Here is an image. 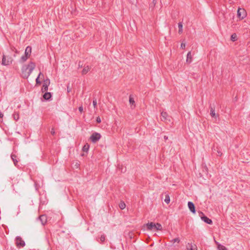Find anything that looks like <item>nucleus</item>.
<instances>
[{"label": "nucleus", "mask_w": 250, "mask_h": 250, "mask_svg": "<svg viewBox=\"0 0 250 250\" xmlns=\"http://www.w3.org/2000/svg\"><path fill=\"white\" fill-rule=\"evenodd\" d=\"M34 62H30L27 65H24L21 68V76L24 79H27L33 70L35 68Z\"/></svg>", "instance_id": "obj_1"}, {"label": "nucleus", "mask_w": 250, "mask_h": 250, "mask_svg": "<svg viewBox=\"0 0 250 250\" xmlns=\"http://www.w3.org/2000/svg\"><path fill=\"white\" fill-rule=\"evenodd\" d=\"M13 59L11 57H9L6 59L5 55L3 54L1 64L2 65H9L12 63Z\"/></svg>", "instance_id": "obj_2"}, {"label": "nucleus", "mask_w": 250, "mask_h": 250, "mask_svg": "<svg viewBox=\"0 0 250 250\" xmlns=\"http://www.w3.org/2000/svg\"><path fill=\"white\" fill-rule=\"evenodd\" d=\"M101 137V135L100 133L94 132L91 135L90 139L93 143H95L100 139Z\"/></svg>", "instance_id": "obj_3"}, {"label": "nucleus", "mask_w": 250, "mask_h": 250, "mask_svg": "<svg viewBox=\"0 0 250 250\" xmlns=\"http://www.w3.org/2000/svg\"><path fill=\"white\" fill-rule=\"evenodd\" d=\"M16 244L18 248L24 247L25 245L24 241L20 236H17L16 238Z\"/></svg>", "instance_id": "obj_4"}, {"label": "nucleus", "mask_w": 250, "mask_h": 250, "mask_svg": "<svg viewBox=\"0 0 250 250\" xmlns=\"http://www.w3.org/2000/svg\"><path fill=\"white\" fill-rule=\"evenodd\" d=\"M247 15L245 10L243 8H238L237 10V17L241 20L244 19Z\"/></svg>", "instance_id": "obj_5"}, {"label": "nucleus", "mask_w": 250, "mask_h": 250, "mask_svg": "<svg viewBox=\"0 0 250 250\" xmlns=\"http://www.w3.org/2000/svg\"><path fill=\"white\" fill-rule=\"evenodd\" d=\"M49 84L50 80L49 79H46V80H44L41 89L42 92H44L48 90V87Z\"/></svg>", "instance_id": "obj_6"}, {"label": "nucleus", "mask_w": 250, "mask_h": 250, "mask_svg": "<svg viewBox=\"0 0 250 250\" xmlns=\"http://www.w3.org/2000/svg\"><path fill=\"white\" fill-rule=\"evenodd\" d=\"M199 213V214H202V216H201V218L204 222L209 225L212 224V220L208 218L207 216H205L202 212L200 211Z\"/></svg>", "instance_id": "obj_7"}, {"label": "nucleus", "mask_w": 250, "mask_h": 250, "mask_svg": "<svg viewBox=\"0 0 250 250\" xmlns=\"http://www.w3.org/2000/svg\"><path fill=\"white\" fill-rule=\"evenodd\" d=\"M162 118L161 120L162 121H165L167 122V121H170V117L168 115L167 113L166 112L163 111L161 113Z\"/></svg>", "instance_id": "obj_8"}, {"label": "nucleus", "mask_w": 250, "mask_h": 250, "mask_svg": "<svg viewBox=\"0 0 250 250\" xmlns=\"http://www.w3.org/2000/svg\"><path fill=\"white\" fill-rule=\"evenodd\" d=\"M188 206L190 211L193 213H195L196 209L194 204L192 202L189 201L188 203Z\"/></svg>", "instance_id": "obj_9"}, {"label": "nucleus", "mask_w": 250, "mask_h": 250, "mask_svg": "<svg viewBox=\"0 0 250 250\" xmlns=\"http://www.w3.org/2000/svg\"><path fill=\"white\" fill-rule=\"evenodd\" d=\"M147 230L155 229V224L153 222L148 223L146 224Z\"/></svg>", "instance_id": "obj_10"}, {"label": "nucleus", "mask_w": 250, "mask_h": 250, "mask_svg": "<svg viewBox=\"0 0 250 250\" xmlns=\"http://www.w3.org/2000/svg\"><path fill=\"white\" fill-rule=\"evenodd\" d=\"M39 219L42 225H44L47 222V216L46 215H42L39 217Z\"/></svg>", "instance_id": "obj_11"}, {"label": "nucleus", "mask_w": 250, "mask_h": 250, "mask_svg": "<svg viewBox=\"0 0 250 250\" xmlns=\"http://www.w3.org/2000/svg\"><path fill=\"white\" fill-rule=\"evenodd\" d=\"M90 69L91 67L88 65H84L82 71V74L83 75H85L90 71Z\"/></svg>", "instance_id": "obj_12"}, {"label": "nucleus", "mask_w": 250, "mask_h": 250, "mask_svg": "<svg viewBox=\"0 0 250 250\" xmlns=\"http://www.w3.org/2000/svg\"><path fill=\"white\" fill-rule=\"evenodd\" d=\"M187 249L188 250H197V247L196 245L194 244L193 245L190 243L188 244Z\"/></svg>", "instance_id": "obj_13"}, {"label": "nucleus", "mask_w": 250, "mask_h": 250, "mask_svg": "<svg viewBox=\"0 0 250 250\" xmlns=\"http://www.w3.org/2000/svg\"><path fill=\"white\" fill-rule=\"evenodd\" d=\"M31 51L32 47L30 46H28L25 49L24 54L30 57L31 54Z\"/></svg>", "instance_id": "obj_14"}, {"label": "nucleus", "mask_w": 250, "mask_h": 250, "mask_svg": "<svg viewBox=\"0 0 250 250\" xmlns=\"http://www.w3.org/2000/svg\"><path fill=\"white\" fill-rule=\"evenodd\" d=\"M11 158L13 161L14 165L17 167L18 165V161L17 160V156L14 154H11Z\"/></svg>", "instance_id": "obj_15"}, {"label": "nucleus", "mask_w": 250, "mask_h": 250, "mask_svg": "<svg viewBox=\"0 0 250 250\" xmlns=\"http://www.w3.org/2000/svg\"><path fill=\"white\" fill-rule=\"evenodd\" d=\"M52 95L50 92H45L43 95V98L46 100H49L51 99Z\"/></svg>", "instance_id": "obj_16"}, {"label": "nucleus", "mask_w": 250, "mask_h": 250, "mask_svg": "<svg viewBox=\"0 0 250 250\" xmlns=\"http://www.w3.org/2000/svg\"><path fill=\"white\" fill-rule=\"evenodd\" d=\"M210 116L212 117L216 118L218 116H216L215 112V107H212L211 105L210 106Z\"/></svg>", "instance_id": "obj_17"}, {"label": "nucleus", "mask_w": 250, "mask_h": 250, "mask_svg": "<svg viewBox=\"0 0 250 250\" xmlns=\"http://www.w3.org/2000/svg\"><path fill=\"white\" fill-rule=\"evenodd\" d=\"M213 149L214 151H216V155L217 156H221L222 155V153L221 151V150L220 148L216 147V148L215 147H213Z\"/></svg>", "instance_id": "obj_18"}, {"label": "nucleus", "mask_w": 250, "mask_h": 250, "mask_svg": "<svg viewBox=\"0 0 250 250\" xmlns=\"http://www.w3.org/2000/svg\"><path fill=\"white\" fill-rule=\"evenodd\" d=\"M187 62L188 63H191L192 62V57L190 52H188L187 56Z\"/></svg>", "instance_id": "obj_19"}, {"label": "nucleus", "mask_w": 250, "mask_h": 250, "mask_svg": "<svg viewBox=\"0 0 250 250\" xmlns=\"http://www.w3.org/2000/svg\"><path fill=\"white\" fill-rule=\"evenodd\" d=\"M13 117L15 121H18L19 119V113L18 112L14 111L13 114Z\"/></svg>", "instance_id": "obj_20"}, {"label": "nucleus", "mask_w": 250, "mask_h": 250, "mask_svg": "<svg viewBox=\"0 0 250 250\" xmlns=\"http://www.w3.org/2000/svg\"><path fill=\"white\" fill-rule=\"evenodd\" d=\"M29 57L27 55H24L23 56H22L21 59H20V62H25L27 60V59L29 58Z\"/></svg>", "instance_id": "obj_21"}, {"label": "nucleus", "mask_w": 250, "mask_h": 250, "mask_svg": "<svg viewBox=\"0 0 250 250\" xmlns=\"http://www.w3.org/2000/svg\"><path fill=\"white\" fill-rule=\"evenodd\" d=\"M178 33L181 34L183 33V24L182 23L180 22L178 23Z\"/></svg>", "instance_id": "obj_22"}, {"label": "nucleus", "mask_w": 250, "mask_h": 250, "mask_svg": "<svg viewBox=\"0 0 250 250\" xmlns=\"http://www.w3.org/2000/svg\"><path fill=\"white\" fill-rule=\"evenodd\" d=\"M231 41L232 42H235L237 40V36L236 33H233L231 35L230 38Z\"/></svg>", "instance_id": "obj_23"}, {"label": "nucleus", "mask_w": 250, "mask_h": 250, "mask_svg": "<svg viewBox=\"0 0 250 250\" xmlns=\"http://www.w3.org/2000/svg\"><path fill=\"white\" fill-rule=\"evenodd\" d=\"M89 148V145L88 144H86L83 147L82 150L84 152H87Z\"/></svg>", "instance_id": "obj_24"}, {"label": "nucleus", "mask_w": 250, "mask_h": 250, "mask_svg": "<svg viewBox=\"0 0 250 250\" xmlns=\"http://www.w3.org/2000/svg\"><path fill=\"white\" fill-rule=\"evenodd\" d=\"M119 206L121 209H124L125 208L126 205L124 202L121 201L119 204Z\"/></svg>", "instance_id": "obj_25"}, {"label": "nucleus", "mask_w": 250, "mask_h": 250, "mask_svg": "<svg viewBox=\"0 0 250 250\" xmlns=\"http://www.w3.org/2000/svg\"><path fill=\"white\" fill-rule=\"evenodd\" d=\"M41 75L42 76H43V75L41 72H40L39 73L38 76L37 77V78L36 79V82L37 84H40L41 83V82L39 80V78H40V76H41Z\"/></svg>", "instance_id": "obj_26"}, {"label": "nucleus", "mask_w": 250, "mask_h": 250, "mask_svg": "<svg viewBox=\"0 0 250 250\" xmlns=\"http://www.w3.org/2000/svg\"><path fill=\"white\" fill-rule=\"evenodd\" d=\"M155 229L157 230H161L162 229V225L159 223H156L155 224Z\"/></svg>", "instance_id": "obj_27"}, {"label": "nucleus", "mask_w": 250, "mask_h": 250, "mask_svg": "<svg viewBox=\"0 0 250 250\" xmlns=\"http://www.w3.org/2000/svg\"><path fill=\"white\" fill-rule=\"evenodd\" d=\"M218 250H228V249L223 245L218 244L217 247Z\"/></svg>", "instance_id": "obj_28"}, {"label": "nucleus", "mask_w": 250, "mask_h": 250, "mask_svg": "<svg viewBox=\"0 0 250 250\" xmlns=\"http://www.w3.org/2000/svg\"><path fill=\"white\" fill-rule=\"evenodd\" d=\"M129 102L130 104H134L135 103V101L133 97H131V95L129 96Z\"/></svg>", "instance_id": "obj_29"}, {"label": "nucleus", "mask_w": 250, "mask_h": 250, "mask_svg": "<svg viewBox=\"0 0 250 250\" xmlns=\"http://www.w3.org/2000/svg\"><path fill=\"white\" fill-rule=\"evenodd\" d=\"M165 202L167 204L169 203V202H170V197H169L168 195H166V197H165Z\"/></svg>", "instance_id": "obj_30"}, {"label": "nucleus", "mask_w": 250, "mask_h": 250, "mask_svg": "<svg viewBox=\"0 0 250 250\" xmlns=\"http://www.w3.org/2000/svg\"><path fill=\"white\" fill-rule=\"evenodd\" d=\"M156 0H153L152 2L149 5V8H151L152 9L154 8L156 4Z\"/></svg>", "instance_id": "obj_31"}, {"label": "nucleus", "mask_w": 250, "mask_h": 250, "mask_svg": "<svg viewBox=\"0 0 250 250\" xmlns=\"http://www.w3.org/2000/svg\"><path fill=\"white\" fill-rule=\"evenodd\" d=\"M180 241V240L179 238H176L171 240V242H172L173 243H175V242L179 243Z\"/></svg>", "instance_id": "obj_32"}, {"label": "nucleus", "mask_w": 250, "mask_h": 250, "mask_svg": "<svg viewBox=\"0 0 250 250\" xmlns=\"http://www.w3.org/2000/svg\"><path fill=\"white\" fill-rule=\"evenodd\" d=\"M3 114L0 111V124L3 122Z\"/></svg>", "instance_id": "obj_33"}, {"label": "nucleus", "mask_w": 250, "mask_h": 250, "mask_svg": "<svg viewBox=\"0 0 250 250\" xmlns=\"http://www.w3.org/2000/svg\"><path fill=\"white\" fill-rule=\"evenodd\" d=\"M100 241L102 243L104 242L105 241V235L103 234L100 237Z\"/></svg>", "instance_id": "obj_34"}, {"label": "nucleus", "mask_w": 250, "mask_h": 250, "mask_svg": "<svg viewBox=\"0 0 250 250\" xmlns=\"http://www.w3.org/2000/svg\"><path fill=\"white\" fill-rule=\"evenodd\" d=\"M93 105L94 108H97V100L96 99L93 100Z\"/></svg>", "instance_id": "obj_35"}, {"label": "nucleus", "mask_w": 250, "mask_h": 250, "mask_svg": "<svg viewBox=\"0 0 250 250\" xmlns=\"http://www.w3.org/2000/svg\"><path fill=\"white\" fill-rule=\"evenodd\" d=\"M34 185H35V188L36 190L37 191H38L39 190L40 186L37 184V183L36 182H34Z\"/></svg>", "instance_id": "obj_36"}, {"label": "nucleus", "mask_w": 250, "mask_h": 250, "mask_svg": "<svg viewBox=\"0 0 250 250\" xmlns=\"http://www.w3.org/2000/svg\"><path fill=\"white\" fill-rule=\"evenodd\" d=\"M11 50H12V51H15V52L16 53H19L18 51V50L15 48V47H11Z\"/></svg>", "instance_id": "obj_37"}, {"label": "nucleus", "mask_w": 250, "mask_h": 250, "mask_svg": "<svg viewBox=\"0 0 250 250\" xmlns=\"http://www.w3.org/2000/svg\"><path fill=\"white\" fill-rule=\"evenodd\" d=\"M96 122L98 123H100L101 122V119L100 117H98L96 118Z\"/></svg>", "instance_id": "obj_38"}, {"label": "nucleus", "mask_w": 250, "mask_h": 250, "mask_svg": "<svg viewBox=\"0 0 250 250\" xmlns=\"http://www.w3.org/2000/svg\"><path fill=\"white\" fill-rule=\"evenodd\" d=\"M51 134L52 135H54L55 134V129L54 128H52L51 129Z\"/></svg>", "instance_id": "obj_39"}, {"label": "nucleus", "mask_w": 250, "mask_h": 250, "mask_svg": "<svg viewBox=\"0 0 250 250\" xmlns=\"http://www.w3.org/2000/svg\"><path fill=\"white\" fill-rule=\"evenodd\" d=\"M181 47L183 49H185L186 47V44L182 42L181 44Z\"/></svg>", "instance_id": "obj_40"}, {"label": "nucleus", "mask_w": 250, "mask_h": 250, "mask_svg": "<svg viewBox=\"0 0 250 250\" xmlns=\"http://www.w3.org/2000/svg\"><path fill=\"white\" fill-rule=\"evenodd\" d=\"M79 110L81 113L83 111V107L82 106H81L79 107Z\"/></svg>", "instance_id": "obj_41"}, {"label": "nucleus", "mask_w": 250, "mask_h": 250, "mask_svg": "<svg viewBox=\"0 0 250 250\" xmlns=\"http://www.w3.org/2000/svg\"><path fill=\"white\" fill-rule=\"evenodd\" d=\"M164 140H165V141L167 140L168 139V136H166V135H165V136H164Z\"/></svg>", "instance_id": "obj_42"}, {"label": "nucleus", "mask_w": 250, "mask_h": 250, "mask_svg": "<svg viewBox=\"0 0 250 250\" xmlns=\"http://www.w3.org/2000/svg\"><path fill=\"white\" fill-rule=\"evenodd\" d=\"M80 63H81V62H79V65H79V68H80V67H82V64H81Z\"/></svg>", "instance_id": "obj_43"}, {"label": "nucleus", "mask_w": 250, "mask_h": 250, "mask_svg": "<svg viewBox=\"0 0 250 250\" xmlns=\"http://www.w3.org/2000/svg\"><path fill=\"white\" fill-rule=\"evenodd\" d=\"M67 89L68 92H69L70 91V89L69 88L68 86H67Z\"/></svg>", "instance_id": "obj_44"}]
</instances>
